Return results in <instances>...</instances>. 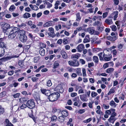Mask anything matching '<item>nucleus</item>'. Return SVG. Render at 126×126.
Returning a JSON list of instances; mask_svg holds the SVG:
<instances>
[{
  "label": "nucleus",
  "mask_w": 126,
  "mask_h": 126,
  "mask_svg": "<svg viewBox=\"0 0 126 126\" xmlns=\"http://www.w3.org/2000/svg\"><path fill=\"white\" fill-rule=\"evenodd\" d=\"M17 30L18 28L15 27H14L12 29H10L9 30V31L6 34L7 35H8V38L10 39L15 38L17 31Z\"/></svg>",
  "instance_id": "nucleus-1"
},
{
  "label": "nucleus",
  "mask_w": 126,
  "mask_h": 126,
  "mask_svg": "<svg viewBox=\"0 0 126 126\" xmlns=\"http://www.w3.org/2000/svg\"><path fill=\"white\" fill-rule=\"evenodd\" d=\"M60 96V94L58 93H53L50 94L48 97L50 101L53 102L57 99Z\"/></svg>",
  "instance_id": "nucleus-2"
},
{
  "label": "nucleus",
  "mask_w": 126,
  "mask_h": 126,
  "mask_svg": "<svg viewBox=\"0 0 126 126\" xmlns=\"http://www.w3.org/2000/svg\"><path fill=\"white\" fill-rule=\"evenodd\" d=\"M14 27H10V25L7 23H5L2 25V27L3 29V32L6 34L7 32L9 31L10 29H12Z\"/></svg>",
  "instance_id": "nucleus-3"
},
{
  "label": "nucleus",
  "mask_w": 126,
  "mask_h": 126,
  "mask_svg": "<svg viewBox=\"0 0 126 126\" xmlns=\"http://www.w3.org/2000/svg\"><path fill=\"white\" fill-rule=\"evenodd\" d=\"M26 104L27 107L30 109H32L35 106V103L33 99H31L28 100Z\"/></svg>",
  "instance_id": "nucleus-4"
},
{
  "label": "nucleus",
  "mask_w": 126,
  "mask_h": 126,
  "mask_svg": "<svg viewBox=\"0 0 126 126\" xmlns=\"http://www.w3.org/2000/svg\"><path fill=\"white\" fill-rule=\"evenodd\" d=\"M55 90L57 92L62 93L63 91V89L62 86L61 84H59L55 89Z\"/></svg>",
  "instance_id": "nucleus-5"
},
{
  "label": "nucleus",
  "mask_w": 126,
  "mask_h": 126,
  "mask_svg": "<svg viewBox=\"0 0 126 126\" xmlns=\"http://www.w3.org/2000/svg\"><path fill=\"white\" fill-rule=\"evenodd\" d=\"M68 63L70 65L73 66H78L79 65V62L76 60H74L73 61H69Z\"/></svg>",
  "instance_id": "nucleus-6"
},
{
  "label": "nucleus",
  "mask_w": 126,
  "mask_h": 126,
  "mask_svg": "<svg viewBox=\"0 0 126 126\" xmlns=\"http://www.w3.org/2000/svg\"><path fill=\"white\" fill-rule=\"evenodd\" d=\"M19 55H11L9 56H8L5 57H3L2 59L4 61H5L8 60H10L11 59L14 58H18L19 57Z\"/></svg>",
  "instance_id": "nucleus-7"
},
{
  "label": "nucleus",
  "mask_w": 126,
  "mask_h": 126,
  "mask_svg": "<svg viewBox=\"0 0 126 126\" xmlns=\"http://www.w3.org/2000/svg\"><path fill=\"white\" fill-rule=\"evenodd\" d=\"M19 39L23 43L26 42L27 40V36L25 35H22L21 36H20L19 37Z\"/></svg>",
  "instance_id": "nucleus-8"
},
{
  "label": "nucleus",
  "mask_w": 126,
  "mask_h": 126,
  "mask_svg": "<svg viewBox=\"0 0 126 126\" xmlns=\"http://www.w3.org/2000/svg\"><path fill=\"white\" fill-rule=\"evenodd\" d=\"M41 91L42 93L47 96H49L50 94V91L48 90L41 89Z\"/></svg>",
  "instance_id": "nucleus-9"
},
{
  "label": "nucleus",
  "mask_w": 126,
  "mask_h": 126,
  "mask_svg": "<svg viewBox=\"0 0 126 126\" xmlns=\"http://www.w3.org/2000/svg\"><path fill=\"white\" fill-rule=\"evenodd\" d=\"M84 48V47L83 45L81 44L78 45L76 48L77 49L78 52H81L83 50Z\"/></svg>",
  "instance_id": "nucleus-10"
},
{
  "label": "nucleus",
  "mask_w": 126,
  "mask_h": 126,
  "mask_svg": "<svg viewBox=\"0 0 126 126\" xmlns=\"http://www.w3.org/2000/svg\"><path fill=\"white\" fill-rule=\"evenodd\" d=\"M54 21H48L45 23L43 25L44 27H48L51 26L54 24Z\"/></svg>",
  "instance_id": "nucleus-11"
},
{
  "label": "nucleus",
  "mask_w": 126,
  "mask_h": 126,
  "mask_svg": "<svg viewBox=\"0 0 126 126\" xmlns=\"http://www.w3.org/2000/svg\"><path fill=\"white\" fill-rule=\"evenodd\" d=\"M80 99L83 102H86L88 100L87 99V96L86 95H80Z\"/></svg>",
  "instance_id": "nucleus-12"
},
{
  "label": "nucleus",
  "mask_w": 126,
  "mask_h": 126,
  "mask_svg": "<svg viewBox=\"0 0 126 126\" xmlns=\"http://www.w3.org/2000/svg\"><path fill=\"white\" fill-rule=\"evenodd\" d=\"M108 56L107 54H105L104 53V54L103 55V58L104 59V60L105 61H109L110 60V59L112 58V56H111L110 57H105V56Z\"/></svg>",
  "instance_id": "nucleus-13"
},
{
  "label": "nucleus",
  "mask_w": 126,
  "mask_h": 126,
  "mask_svg": "<svg viewBox=\"0 0 126 126\" xmlns=\"http://www.w3.org/2000/svg\"><path fill=\"white\" fill-rule=\"evenodd\" d=\"M16 33H18V34L20 36L25 35V32L23 30H17V31Z\"/></svg>",
  "instance_id": "nucleus-14"
},
{
  "label": "nucleus",
  "mask_w": 126,
  "mask_h": 126,
  "mask_svg": "<svg viewBox=\"0 0 126 126\" xmlns=\"http://www.w3.org/2000/svg\"><path fill=\"white\" fill-rule=\"evenodd\" d=\"M117 38V37L116 36H110L107 37V39L111 41H114L116 40Z\"/></svg>",
  "instance_id": "nucleus-15"
},
{
  "label": "nucleus",
  "mask_w": 126,
  "mask_h": 126,
  "mask_svg": "<svg viewBox=\"0 0 126 126\" xmlns=\"http://www.w3.org/2000/svg\"><path fill=\"white\" fill-rule=\"evenodd\" d=\"M61 111V110L60 109H57L56 108H54L53 109L52 112L53 113H60Z\"/></svg>",
  "instance_id": "nucleus-16"
},
{
  "label": "nucleus",
  "mask_w": 126,
  "mask_h": 126,
  "mask_svg": "<svg viewBox=\"0 0 126 126\" xmlns=\"http://www.w3.org/2000/svg\"><path fill=\"white\" fill-rule=\"evenodd\" d=\"M118 11H116L115 12H114L111 14L112 15H114L113 18L114 20H116V18L118 17Z\"/></svg>",
  "instance_id": "nucleus-17"
},
{
  "label": "nucleus",
  "mask_w": 126,
  "mask_h": 126,
  "mask_svg": "<svg viewBox=\"0 0 126 126\" xmlns=\"http://www.w3.org/2000/svg\"><path fill=\"white\" fill-rule=\"evenodd\" d=\"M93 26H97V27L99 26H101V25H102V23L100 22L99 21H97L93 23Z\"/></svg>",
  "instance_id": "nucleus-18"
},
{
  "label": "nucleus",
  "mask_w": 126,
  "mask_h": 126,
  "mask_svg": "<svg viewBox=\"0 0 126 126\" xmlns=\"http://www.w3.org/2000/svg\"><path fill=\"white\" fill-rule=\"evenodd\" d=\"M80 54L79 53H77L75 54H73L71 56V58H75L76 59V61L80 57Z\"/></svg>",
  "instance_id": "nucleus-19"
},
{
  "label": "nucleus",
  "mask_w": 126,
  "mask_h": 126,
  "mask_svg": "<svg viewBox=\"0 0 126 126\" xmlns=\"http://www.w3.org/2000/svg\"><path fill=\"white\" fill-rule=\"evenodd\" d=\"M94 30L93 29L92 27H90L87 28V31L91 34H93L94 32Z\"/></svg>",
  "instance_id": "nucleus-20"
},
{
  "label": "nucleus",
  "mask_w": 126,
  "mask_h": 126,
  "mask_svg": "<svg viewBox=\"0 0 126 126\" xmlns=\"http://www.w3.org/2000/svg\"><path fill=\"white\" fill-rule=\"evenodd\" d=\"M61 54L64 58L66 59L67 58V55L65 51L63 50H62L61 52Z\"/></svg>",
  "instance_id": "nucleus-21"
},
{
  "label": "nucleus",
  "mask_w": 126,
  "mask_h": 126,
  "mask_svg": "<svg viewBox=\"0 0 126 126\" xmlns=\"http://www.w3.org/2000/svg\"><path fill=\"white\" fill-rule=\"evenodd\" d=\"M27 100V98L24 97H22L19 99L20 103H24Z\"/></svg>",
  "instance_id": "nucleus-22"
},
{
  "label": "nucleus",
  "mask_w": 126,
  "mask_h": 126,
  "mask_svg": "<svg viewBox=\"0 0 126 126\" xmlns=\"http://www.w3.org/2000/svg\"><path fill=\"white\" fill-rule=\"evenodd\" d=\"M5 53L4 49L2 47H0V57L3 56Z\"/></svg>",
  "instance_id": "nucleus-23"
},
{
  "label": "nucleus",
  "mask_w": 126,
  "mask_h": 126,
  "mask_svg": "<svg viewBox=\"0 0 126 126\" xmlns=\"http://www.w3.org/2000/svg\"><path fill=\"white\" fill-rule=\"evenodd\" d=\"M40 54L42 56H44L45 55V51L43 48H41L39 51Z\"/></svg>",
  "instance_id": "nucleus-24"
},
{
  "label": "nucleus",
  "mask_w": 126,
  "mask_h": 126,
  "mask_svg": "<svg viewBox=\"0 0 126 126\" xmlns=\"http://www.w3.org/2000/svg\"><path fill=\"white\" fill-rule=\"evenodd\" d=\"M31 14L29 13L26 12L23 15V17L24 18H28L31 16Z\"/></svg>",
  "instance_id": "nucleus-25"
},
{
  "label": "nucleus",
  "mask_w": 126,
  "mask_h": 126,
  "mask_svg": "<svg viewBox=\"0 0 126 126\" xmlns=\"http://www.w3.org/2000/svg\"><path fill=\"white\" fill-rule=\"evenodd\" d=\"M105 22L109 25L112 24L113 23V22L111 19H106L105 21Z\"/></svg>",
  "instance_id": "nucleus-26"
},
{
  "label": "nucleus",
  "mask_w": 126,
  "mask_h": 126,
  "mask_svg": "<svg viewBox=\"0 0 126 126\" xmlns=\"http://www.w3.org/2000/svg\"><path fill=\"white\" fill-rule=\"evenodd\" d=\"M5 111L4 108L0 105V115L3 114L4 113Z\"/></svg>",
  "instance_id": "nucleus-27"
},
{
  "label": "nucleus",
  "mask_w": 126,
  "mask_h": 126,
  "mask_svg": "<svg viewBox=\"0 0 126 126\" xmlns=\"http://www.w3.org/2000/svg\"><path fill=\"white\" fill-rule=\"evenodd\" d=\"M109 104L113 108H115L116 107V105H117L116 104V103L113 100H111L110 101Z\"/></svg>",
  "instance_id": "nucleus-28"
},
{
  "label": "nucleus",
  "mask_w": 126,
  "mask_h": 126,
  "mask_svg": "<svg viewBox=\"0 0 126 126\" xmlns=\"http://www.w3.org/2000/svg\"><path fill=\"white\" fill-rule=\"evenodd\" d=\"M76 20L78 21H79L81 19L80 13L79 12L78 13L76 14Z\"/></svg>",
  "instance_id": "nucleus-29"
},
{
  "label": "nucleus",
  "mask_w": 126,
  "mask_h": 126,
  "mask_svg": "<svg viewBox=\"0 0 126 126\" xmlns=\"http://www.w3.org/2000/svg\"><path fill=\"white\" fill-rule=\"evenodd\" d=\"M114 69L113 68H110L106 70V72L107 73H109L112 72L114 70Z\"/></svg>",
  "instance_id": "nucleus-30"
},
{
  "label": "nucleus",
  "mask_w": 126,
  "mask_h": 126,
  "mask_svg": "<svg viewBox=\"0 0 126 126\" xmlns=\"http://www.w3.org/2000/svg\"><path fill=\"white\" fill-rule=\"evenodd\" d=\"M61 114L62 115V116H67L68 115L67 111L65 110H63L61 112Z\"/></svg>",
  "instance_id": "nucleus-31"
},
{
  "label": "nucleus",
  "mask_w": 126,
  "mask_h": 126,
  "mask_svg": "<svg viewBox=\"0 0 126 126\" xmlns=\"http://www.w3.org/2000/svg\"><path fill=\"white\" fill-rule=\"evenodd\" d=\"M64 117L63 116H62L59 117L58 119V121L60 122H63L64 121Z\"/></svg>",
  "instance_id": "nucleus-32"
},
{
  "label": "nucleus",
  "mask_w": 126,
  "mask_h": 126,
  "mask_svg": "<svg viewBox=\"0 0 126 126\" xmlns=\"http://www.w3.org/2000/svg\"><path fill=\"white\" fill-rule=\"evenodd\" d=\"M93 60L94 62L96 63H98V58L96 56H94L93 57Z\"/></svg>",
  "instance_id": "nucleus-33"
},
{
  "label": "nucleus",
  "mask_w": 126,
  "mask_h": 126,
  "mask_svg": "<svg viewBox=\"0 0 126 126\" xmlns=\"http://www.w3.org/2000/svg\"><path fill=\"white\" fill-rule=\"evenodd\" d=\"M5 121L7 123V126H13V124L10 122L8 119H6Z\"/></svg>",
  "instance_id": "nucleus-34"
},
{
  "label": "nucleus",
  "mask_w": 126,
  "mask_h": 126,
  "mask_svg": "<svg viewBox=\"0 0 126 126\" xmlns=\"http://www.w3.org/2000/svg\"><path fill=\"white\" fill-rule=\"evenodd\" d=\"M53 65V68L54 69H55L57 68L59 66V64L57 62L55 61L54 62Z\"/></svg>",
  "instance_id": "nucleus-35"
},
{
  "label": "nucleus",
  "mask_w": 126,
  "mask_h": 126,
  "mask_svg": "<svg viewBox=\"0 0 126 126\" xmlns=\"http://www.w3.org/2000/svg\"><path fill=\"white\" fill-rule=\"evenodd\" d=\"M121 71V69H120L119 70L117 71H115L114 74V76L116 78L118 77V74L120 73Z\"/></svg>",
  "instance_id": "nucleus-36"
},
{
  "label": "nucleus",
  "mask_w": 126,
  "mask_h": 126,
  "mask_svg": "<svg viewBox=\"0 0 126 126\" xmlns=\"http://www.w3.org/2000/svg\"><path fill=\"white\" fill-rule=\"evenodd\" d=\"M16 8V7L14 5H11L9 9V10L10 11H13Z\"/></svg>",
  "instance_id": "nucleus-37"
},
{
  "label": "nucleus",
  "mask_w": 126,
  "mask_h": 126,
  "mask_svg": "<svg viewBox=\"0 0 126 126\" xmlns=\"http://www.w3.org/2000/svg\"><path fill=\"white\" fill-rule=\"evenodd\" d=\"M97 28L98 30V31L99 32H102L103 30L104 27L101 25V26H99Z\"/></svg>",
  "instance_id": "nucleus-38"
},
{
  "label": "nucleus",
  "mask_w": 126,
  "mask_h": 126,
  "mask_svg": "<svg viewBox=\"0 0 126 126\" xmlns=\"http://www.w3.org/2000/svg\"><path fill=\"white\" fill-rule=\"evenodd\" d=\"M0 47H2L4 49V48H6L7 47L6 45L4 44L3 42L0 43Z\"/></svg>",
  "instance_id": "nucleus-39"
},
{
  "label": "nucleus",
  "mask_w": 126,
  "mask_h": 126,
  "mask_svg": "<svg viewBox=\"0 0 126 126\" xmlns=\"http://www.w3.org/2000/svg\"><path fill=\"white\" fill-rule=\"evenodd\" d=\"M89 37L86 36L83 40V42L84 43L89 42Z\"/></svg>",
  "instance_id": "nucleus-40"
},
{
  "label": "nucleus",
  "mask_w": 126,
  "mask_h": 126,
  "mask_svg": "<svg viewBox=\"0 0 126 126\" xmlns=\"http://www.w3.org/2000/svg\"><path fill=\"white\" fill-rule=\"evenodd\" d=\"M97 94L94 91L92 92L91 94V95L92 97H95Z\"/></svg>",
  "instance_id": "nucleus-41"
},
{
  "label": "nucleus",
  "mask_w": 126,
  "mask_h": 126,
  "mask_svg": "<svg viewBox=\"0 0 126 126\" xmlns=\"http://www.w3.org/2000/svg\"><path fill=\"white\" fill-rule=\"evenodd\" d=\"M6 94L5 92L3 91L0 94V98H2L4 97Z\"/></svg>",
  "instance_id": "nucleus-42"
},
{
  "label": "nucleus",
  "mask_w": 126,
  "mask_h": 126,
  "mask_svg": "<svg viewBox=\"0 0 126 126\" xmlns=\"http://www.w3.org/2000/svg\"><path fill=\"white\" fill-rule=\"evenodd\" d=\"M26 25L24 23H22L21 25H18V27L21 28H23L26 26Z\"/></svg>",
  "instance_id": "nucleus-43"
},
{
  "label": "nucleus",
  "mask_w": 126,
  "mask_h": 126,
  "mask_svg": "<svg viewBox=\"0 0 126 126\" xmlns=\"http://www.w3.org/2000/svg\"><path fill=\"white\" fill-rule=\"evenodd\" d=\"M48 34L49 36L52 37H53L55 36V34L54 32H50L48 33Z\"/></svg>",
  "instance_id": "nucleus-44"
},
{
  "label": "nucleus",
  "mask_w": 126,
  "mask_h": 126,
  "mask_svg": "<svg viewBox=\"0 0 126 126\" xmlns=\"http://www.w3.org/2000/svg\"><path fill=\"white\" fill-rule=\"evenodd\" d=\"M73 100L74 102H77L78 103L80 101L79 97L78 96L75 97Z\"/></svg>",
  "instance_id": "nucleus-45"
},
{
  "label": "nucleus",
  "mask_w": 126,
  "mask_h": 126,
  "mask_svg": "<svg viewBox=\"0 0 126 126\" xmlns=\"http://www.w3.org/2000/svg\"><path fill=\"white\" fill-rule=\"evenodd\" d=\"M57 119V117L55 115L53 116L51 118V120L52 121H56Z\"/></svg>",
  "instance_id": "nucleus-46"
},
{
  "label": "nucleus",
  "mask_w": 126,
  "mask_h": 126,
  "mask_svg": "<svg viewBox=\"0 0 126 126\" xmlns=\"http://www.w3.org/2000/svg\"><path fill=\"white\" fill-rule=\"evenodd\" d=\"M20 95V94L19 93H17L13 95L14 98H17L19 97Z\"/></svg>",
  "instance_id": "nucleus-47"
},
{
  "label": "nucleus",
  "mask_w": 126,
  "mask_h": 126,
  "mask_svg": "<svg viewBox=\"0 0 126 126\" xmlns=\"http://www.w3.org/2000/svg\"><path fill=\"white\" fill-rule=\"evenodd\" d=\"M72 119L70 118L69 121L67 123V125H70V126H73V124L71 123V122L72 121Z\"/></svg>",
  "instance_id": "nucleus-48"
},
{
  "label": "nucleus",
  "mask_w": 126,
  "mask_h": 126,
  "mask_svg": "<svg viewBox=\"0 0 126 126\" xmlns=\"http://www.w3.org/2000/svg\"><path fill=\"white\" fill-rule=\"evenodd\" d=\"M102 52H101L98 54V56H99L100 60H103V57H102Z\"/></svg>",
  "instance_id": "nucleus-49"
},
{
  "label": "nucleus",
  "mask_w": 126,
  "mask_h": 126,
  "mask_svg": "<svg viewBox=\"0 0 126 126\" xmlns=\"http://www.w3.org/2000/svg\"><path fill=\"white\" fill-rule=\"evenodd\" d=\"M27 107V105H26L25 104L23 103L20 107V108L21 109H24L26 108Z\"/></svg>",
  "instance_id": "nucleus-50"
},
{
  "label": "nucleus",
  "mask_w": 126,
  "mask_h": 126,
  "mask_svg": "<svg viewBox=\"0 0 126 126\" xmlns=\"http://www.w3.org/2000/svg\"><path fill=\"white\" fill-rule=\"evenodd\" d=\"M83 76L85 77L86 76V69L85 68H83L82 69Z\"/></svg>",
  "instance_id": "nucleus-51"
},
{
  "label": "nucleus",
  "mask_w": 126,
  "mask_h": 126,
  "mask_svg": "<svg viewBox=\"0 0 126 126\" xmlns=\"http://www.w3.org/2000/svg\"><path fill=\"white\" fill-rule=\"evenodd\" d=\"M45 3L47 5V8H49L52 6V4L48 2H46Z\"/></svg>",
  "instance_id": "nucleus-52"
},
{
  "label": "nucleus",
  "mask_w": 126,
  "mask_h": 126,
  "mask_svg": "<svg viewBox=\"0 0 126 126\" xmlns=\"http://www.w3.org/2000/svg\"><path fill=\"white\" fill-rule=\"evenodd\" d=\"M112 30L114 31H115L117 30L116 27L115 25H113L110 27Z\"/></svg>",
  "instance_id": "nucleus-53"
},
{
  "label": "nucleus",
  "mask_w": 126,
  "mask_h": 126,
  "mask_svg": "<svg viewBox=\"0 0 126 126\" xmlns=\"http://www.w3.org/2000/svg\"><path fill=\"white\" fill-rule=\"evenodd\" d=\"M39 59V57H36L34 58V62L35 63H37Z\"/></svg>",
  "instance_id": "nucleus-54"
},
{
  "label": "nucleus",
  "mask_w": 126,
  "mask_h": 126,
  "mask_svg": "<svg viewBox=\"0 0 126 126\" xmlns=\"http://www.w3.org/2000/svg\"><path fill=\"white\" fill-rule=\"evenodd\" d=\"M47 85L48 86H50L52 85V83L51 80H48L47 82Z\"/></svg>",
  "instance_id": "nucleus-55"
},
{
  "label": "nucleus",
  "mask_w": 126,
  "mask_h": 126,
  "mask_svg": "<svg viewBox=\"0 0 126 126\" xmlns=\"http://www.w3.org/2000/svg\"><path fill=\"white\" fill-rule=\"evenodd\" d=\"M46 47V45L43 43H40V47L41 48H45Z\"/></svg>",
  "instance_id": "nucleus-56"
},
{
  "label": "nucleus",
  "mask_w": 126,
  "mask_h": 126,
  "mask_svg": "<svg viewBox=\"0 0 126 126\" xmlns=\"http://www.w3.org/2000/svg\"><path fill=\"white\" fill-rule=\"evenodd\" d=\"M92 118H90L89 119H87L86 120H84L83 121V122L86 123L89 122L90 121L92 120Z\"/></svg>",
  "instance_id": "nucleus-57"
},
{
  "label": "nucleus",
  "mask_w": 126,
  "mask_h": 126,
  "mask_svg": "<svg viewBox=\"0 0 126 126\" xmlns=\"http://www.w3.org/2000/svg\"><path fill=\"white\" fill-rule=\"evenodd\" d=\"M79 62L81 63L82 64H84L85 63V61L83 59H81L79 60Z\"/></svg>",
  "instance_id": "nucleus-58"
},
{
  "label": "nucleus",
  "mask_w": 126,
  "mask_h": 126,
  "mask_svg": "<svg viewBox=\"0 0 126 126\" xmlns=\"http://www.w3.org/2000/svg\"><path fill=\"white\" fill-rule=\"evenodd\" d=\"M14 73V71L12 70L9 71L8 73V74L9 76H12L13 75Z\"/></svg>",
  "instance_id": "nucleus-59"
},
{
  "label": "nucleus",
  "mask_w": 126,
  "mask_h": 126,
  "mask_svg": "<svg viewBox=\"0 0 126 126\" xmlns=\"http://www.w3.org/2000/svg\"><path fill=\"white\" fill-rule=\"evenodd\" d=\"M94 65V64L93 62L90 63H88V66L90 68L91 67L93 66Z\"/></svg>",
  "instance_id": "nucleus-60"
},
{
  "label": "nucleus",
  "mask_w": 126,
  "mask_h": 126,
  "mask_svg": "<svg viewBox=\"0 0 126 126\" xmlns=\"http://www.w3.org/2000/svg\"><path fill=\"white\" fill-rule=\"evenodd\" d=\"M34 98L36 100V101H37V103H38V101H40V99L39 97V96H34Z\"/></svg>",
  "instance_id": "nucleus-61"
},
{
  "label": "nucleus",
  "mask_w": 126,
  "mask_h": 126,
  "mask_svg": "<svg viewBox=\"0 0 126 126\" xmlns=\"http://www.w3.org/2000/svg\"><path fill=\"white\" fill-rule=\"evenodd\" d=\"M123 45L121 44L119 45L118 46V48H119V50L121 51V49L123 47Z\"/></svg>",
  "instance_id": "nucleus-62"
},
{
  "label": "nucleus",
  "mask_w": 126,
  "mask_h": 126,
  "mask_svg": "<svg viewBox=\"0 0 126 126\" xmlns=\"http://www.w3.org/2000/svg\"><path fill=\"white\" fill-rule=\"evenodd\" d=\"M42 0H37L36 5L38 6L42 2Z\"/></svg>",
  "instance_id": "nucleus-63"
},
{
  "label": "nucleus",
  "mask_w": 126,
  "mask_h": 126,
  "mask_svg": "<svg viewBox=\"0 0 126 126\" xmlns=\"http://www.w3.org/2000/svg\"><path fill=\"white\" fill-rule=\"evenodd\" d=\"M63 41V43L64 44H66L68 43V41L67 39H64Z\"/></svg>",
  "instance_id": "nucleus-64"
}]
</instances>
